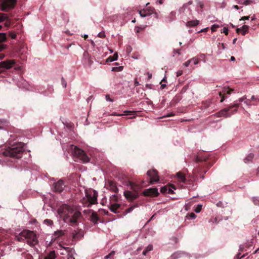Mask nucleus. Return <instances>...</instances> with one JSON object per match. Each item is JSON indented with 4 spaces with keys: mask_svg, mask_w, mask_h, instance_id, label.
<instances>
[{
    "mask_svg": "<svg viewBox=\"0 0 259 259\" xmlns=\"http://www.w3.org/2000/svg\"><path fill=\"white\" fill-rule=\"evenodd\" d=\"M58 213L65 223L71 226L77 225L78 220L81 217L80 211L75 210L73 207L66 204L58 208Z\"/></svg>",
    "mask_w": 259,
    "mask_h": 259,
    "instance_id": "f257e3e1",
    "label": "nucleus"
},
{
    "mask_svg": "<svg viewBox=\"0 0 259 259\" xmlns=\"http://www.w3.org/2000/svg\"><path fill=\"white\" fill-rule=\"evenodd\" d=\"M24 149L21 143L13 145L11 147L6 149L3 154L5 156H9L12 158H20L23 153Z\"/></svg>",
    "mask_w": 259,
    "mask_h": 259,
    "instance_id": "f03ea898",
    "label": "nucleus"
},
{
    "mask_svg": "<svg viewBox=\"0 0 259 259\" xmlns=\"http://www.w3.org/2000/svg\"><path fill=\"white\" fill-rule=\"evenodd\" d=\"M86 198H83L81 200V203L84 206L90 207L97 203L98 192L95 190L89 189L85 190Z\"/></svg>",
    "mask_w": 259,
    "mask_h": 259,
    "instance_id": "7ed1b4c3",
    "label": "nucleus"
},
{
    "mask_svg": "<svg viewBox=\"0 0 259 259\" xmlns=\"http://www.w3.org/2000/svg\"><path fill=\"white\" fill-rule=\"evenodd\" d=\"M239 106V104H234L232 105H230L229 107L224 108L220 110L219 112L215 113L214 114V116L217 117H229L237 112V108Z\"/></svg>",
    "mask_w": 259,
    "mask_h": 259,
    "instance_id": "20e7f679",
    "label": "nucleus"
},
{
    "mask_svg": "<svg viewBox=\"0 0 259 259\" xmlns=\"http://www.w3.org/2000/svg\"><path fill=\"white\" fill-rule=\"evenodd\" d=\"M20 236L27 240V243L31 246H34L38 243L36 234L31 231L25 230L20 233Z\"/></svg>",
    "mask_w": 259,
    "mask_h": 259,
    "instance_id": "39448f33",
    "label": "nucleus"
},
{
    "mask_svg": "<svg viewBox=\"0 0 259 259\" xmlns=\"http://www.w3.org/2000/svg\"><path fill=\"white\" fill-rule=\"evenodd\" d=\"M71 149L73 155L80 159L83 162L87 163L90 161V158L83 150L74 145L71 146Z\"/></svg>",
    "mask_w": 259,
    "mask_h": 259,
    "instance_id": "423d86ee",
    "label": "nucleus"
},
{
    "mask_svg": "<svg viewBox=\"0 0 259 259\" xmlns=\"http://www.w3.org/2000/svg\"><path fill=\"white\" fill-rule=\"evenodd\" d=\"M17 0H0V9L3 12H8L13 9Z\"/></svg>",
    "mask_w": 259,
    "mask_h": 259,
    "instance_id": "0eeeda50",
    "label": "nucleus"
},
{
    "mask_svg": "<svg viewBox=\"0 0 259 259\" xmlns=\"http://www.w3.org/2000/svg\"><path fill=\"white\" fill-rule=\"evenodd\" d=\"M16 61L14 59H8L0 62V74L15 66Z\"/></svg>",
    "mask_w": 259,
    "mask_h": 259,
    "instance_id": "6e6552de",
    "label": "nucleus"
},
{
    "mask_svg": "<svg viewBox=\"0 0 259 259\" xmlns=\"http://www.w3.org/2000/svg\"><path fill=\"white\" fill-rule=\"evenodd\" d=\"M147 175L150 178V183L151 184L158 182L159 180L158 172L155 169L148 170Z\"/></svg>",
    "mask_w": 259,
    "mask_h": 259,
    "instance_id": "1a4fd4ad",
    "label": "nucleus"
},
{
    "mask_svg": "<svg viewBox=\"0 0 259 259\" xmlns=\"http://www.w3.org/2000/svg\"><path fill=\"white\" fill-rule=\"evenodd\" d=\"M143 194L144 196H153L156 197L158 196L159 192L158 191V189L156 188H149L145 190Z\"/></svg>",
    "mask_w": 259,
    "mask_h": 259,
    "instance_id": "9d476101",
    "label": "nucleus"
},
{
    "mask_svg": "<svg viewBox=\"0 0 259 259\" xmlns=\"http://www.w3.org/2000/svg\"><path fill=\"white\" fill-rule=\"evenodd\" d=\"M124 196L128 201H132L138 197L139 194L137 192L133 193L130 191H125L124 192Z\"/></svg>",
    "mask_w": 259,
    "mask_h": 259,
    "instance_id": "9b49d317",
    "label": "nucleus"
},
{
    "mask_svg": "<svg viewBox=\"0 0 259 259\" xmlns=\"http://www.w3.org/2000/svg\"><path fill=\"white\" fill-rule=\"evenodd\" d=\"M65 187L64 181L60 180L54 184V189L56 192L61 193L63 191Z\"/></svg>",
    "mask_w": 259,
    "mask_h": 259,
    "instance_id": "f8f14e48",
    "label": "nucleus"
},
{
    "mask_svg": "<svg viewBox=\"0 0 259 259\" xmlns=\"http://www.w3.org/2000/svg\"><path fill=\"white\" fill-rule=\"evenodd\" d=\"M233 91V89L229 88H224L222 91L219 92V96L221 97L220 102H223L227 98L226 95L230 94Z\"/></svg>",
    "mask_w": 259,
    "mask_h": 259,
    "instance_id": "ddd939ff",
    "label": "nucleus"
},
{
    "mask_svg": "<svg viewBox=\"0 0 259 259\" xmlns=\"http://www.w3.org/2000/svg\"><path fill=\"white\" fill-rule=\"evenodd\" d=\"M154 11V8L150 7L147 8L146 9L139 11V13L142 17H145L153 13Z\"/></svg>",
    "mask_w": 259,
    "mask_h": 259,
    "instance_id": "4468645a",
    "label": "nucleus"
},
{
    "mask_svg": "<svg viewBox=\"0 0 259 259\" xmlns=\"http://www.w3.org/2000/svg\"><path fill=\"white\" fill-rule=\"evenodd\" d=\"M107 188L115 193H117L118 192V189L116 183L112 181H109L108 182V184H107Z\"/></svg>",
    "mask_w": 259,
    "mask_h": 259,
    "instance_id": "2eb2a0df",
    "label": "nucleus"
},
{
    "mask_svg": "<svg viewBox=\"0 0 259 259\" xmlns=\"http://www.w3.org/2000/svg\"><path fill=\"white\" fill-rule=\"evenodd\" d=\"M6 21L5 26H9L11 24V20L9 18L8 14L0 13V23Z\"/></svg>",
    "mask_w": 259,
    "mask_h": 259,
    "instance_id": "dca6fc26",
    "label": "nucleus"
},
{
    "mask_svg": "<svg viewBox=\"0 0 259 259\" xmlns=\"http://www.w3.org/2000/svg\"><path fill=\"white\" fill-rule=\"evenodd\" d=\"M121 204H118L117 203H111L109 204V208L111 210V211L117 213L118 212V210L120 209Z\"/></svg>",
    "mask_w": 259,
    "mask_h": 259,
    "instance_id": "f3484780",
    "label": "nucleus"
},
{
    "mask_svg": "<svg viewBox=\"0 0 259 259\" xmlns=\"http://www.w3.org/2000/svg\"><path fill=\"white\" fill-rule=\"evenodd\" d=\"M7 40L6 34L5 33H0V52L6 48V45L3 44Z\"/></svg>",
    "mask_w": 259,
    "mask_h": 259,
    "instance_id": "a211bd4d",
    "label": "nucleus"
},
{
    "mask_svg": "<svg viewBox=\"0 0 259 259\" xmlns=\"http://www.w3.org/2000/svg\"><path fill=\"white\" fill-rule=\"evenodd\" d=\"M177 177L178 178V180L179 182L183 183L185 184H188V182L189 181V180L186 178L185 175L182 172H178L177 174Z\"/></svg>",
    "mask_w": 259,
    "mask_h": 259,
    "instance_id": "6ab92c4d",
    "label": "nucleus"
},
{
    "mask_svg": "<svg viewBox=\"0 0 259 259\" xmlns=\"http://www.w3.org/2000/svg\"><path fill=\"white\" fill-rule=\"evenodd\" d=\"M248 26L244 25L242 27L237 28L236 31L237 33H242L243 35H245V34L248 32Z\"/></svg>",
    "mask_w": 259,
    "mask_h": 259,
    "instance_id": "aec40b11",
    "label": "nucleus"
},
{
    "mask_svg": "<svg viewBox=\"0 0 259 259\" xmlns=\"http://www.w3.org/2000/svg\"><path fill=\"white\" fill-rule=\"evenodd\" d=\"M203 165L199 164L198 166V167L195 168L194 169V173H195V175H201V173L202 172H203L204 173H206L207 171L206 169H203Z\"/></svg>",
    "mask_w": 259,
    "mask_h": 259,
    "instance_id": "412c9836",
    "label": "nucleus"
},
{
    "mask_svg": "<svg viewBox=\"0 0 259 259\" xmlns=\"http://www.w3.org/2000/svg\"><path fill=\"white\" fill-rule=\"evenodd\" d=\"M202 105L204 109H209L210 107H211L212 110L211 111V112H212L215 109L214 104H212L210 101H206L205 102H203L202 103Z\"/></svg>",
    "mask_w": 259,
    "mask_h": 259,
    "instance_id": "4be33fe9",
    "label": "nucleus"
},
{
    "mask_svg": "<svg viewBox=\"0 0 259 259\" xmlns=\"http://www.w3.org/2000/svg\"><path fill=\"white\" fill-rule=\"evenodd\" d=\"M82 236L83 233L81 230H79L78 231H74V232L72 233V238L74 240L79 239Z\"/></svg>",
    "mask_w": 259,
    "mask_h": 259,
    "instance_id": "5701e85b",
    "label": "nucleus"
},
{
    "mask_svg": "<svg viewBox=\"0 0 259 259\" xmlns=\"http://www.w3.org/2000/svg\"><path fill=\"white\" fill-rule=\"evenodd\" d=\"M90 218L91 221L92 222H93L95 224L98 223V221L99 220V218L96 212L93 211V212L92 213V214L91 215Z\"/></svg>",
    "mask_w": 259,
    "mask_h": 259,
    "instance_id": "b1692460",
    "label": "nucleus"
},
{
    "mask_svg": "<svg viewBox=\"0 0 259 259\" xmlns=\"http://www.w3.org/2000/svg\"><path fill=\"white\" fill-rule=\"evenodd\" d=\"M65 234L64 233V231H63V230H57V231L55 232L52 237L53 238L52 239H54V240H56L57 239V238L63 236Z\"/></svg>",
    "mask_w": 259,
    "mask_h": 259,
    "instance_id": "393cba45",
    "label": "nucleus"
},
{
    "mask_svg": "<svg viewBox=\"0 0 259 259\" xmlns=\"http://www.w3.org/2000/svg\"><path fill=\"white\" fill-rule=\"evenodd\" d=\"M208 157L206 156H200V155L196 156L195 158V161L196 163H199L203 161H206Z\"/></svg>",
    "mask_w": 259,
    "mask_h": 259,
    "instance_id": "a878e982",
    "label": "nucleus"
},
{
    "mask_svg": "<svg viewBox=\"0 0 259 259\" xmlns=\"http://www.w3.org/2000/svg\"><path fill=\"white\" fill-rule=\"evenodd\" d=\"M56 257L55 251H51L44 257V259H55Z\"/></svg>",
    "mask_w": 259,
    "mask_h": 259,
    "instance_id": "bb28decb",
    "label": "nucleus"
},
{
    "mask_svg": "<svg viewBox=\"0 0 259 259\" xmlns=\"http://www.w3.org/2000/svg\"><path fill=\"white\" fill-rule=\"evenodd\" d=\"M83 57L85 59L88 60V63L89 65H91L93 63V61L92 60L90 56H89V54L88 52H84L83 54Z\"/></svg>",
    "mask_w": 259,
    "mask_h": 259,
    "instance_id": "cd10ccee",
    "label": "nucleus"
},
{
    "mask_svg": "<svg viewBox=\"0 0 259 259\" xmlns=\"http://www.w3.org/2000/svg\"><path fill=\"white\" fill-rule=\"evenodd\" d=\"M199 23V21L197 20H191L187 22L186 26L188 27H194L197 26Z\"/></svg>",
    "mask_w": 259,
    "mask_h": 259,
    "instance_id": "c85d7f7f",
    "label": "nucleus"
},
{
    "mask_svg": "<svg viewBox=\"0 0 259 259\" xmlns=\"http://www.w3.org/2000/svg\"><path fill=\"white\" fill-rule=\"evenodd\" d=\"M253 157H254V154L253 153H250L244 159V161L246 163H249L252 161Z\"/></svg>",
    "mask_w": 259,
    "mask_h": 259,
    "instance_id": "c756f323",
    "label": "nucleus"
},
{
    "mask_svg": "<svg viewBox=\"0 0 259 259\" xmlns=\"http://www.w3.org/2000/svg\"><path fill=\"white\" fill-rule=\"evenodd\" d=\"M118 58V54L117 53H115L112 56L109 57L107 60V62H111L115 60H117Z\"/></svg>",
    "mask_w": 259,
    "mask_h": 259,
    "instance_id": "7c9ffc66",
    "label": "nucleus"
},
{
    "mask_svg": "<svg viewBox=\"0 0 259 259\" xmlns=\"http://www.w3.org/2000/svg\"><path fill=\"white\" fill-rule=\"evenodd\" d=\"M118 201V197L116 194L112 195L110 197V204L117 203Z\"/></svg>",
    "mask_w": 259,
    "mask_h": 259,
    "instance_id": "2f4dec72",
    "label": "nucleus"
},
{
    "mask_svg": "<svg viewBox=\"0 0 259 259\" xmlns=\"http://www.w3.org/2000/svg\"><path fill=\"white\" fill-rule=\"evenodd\" d=\"M183 254V253L181 252H176L171 255L170 258L171 259H177L180 257Z\"/></svg>",
    "mask_w": 259,
    "mask_h": 259,
    "instance_id": "473e14b6",
    "label": "nucleus"
},
{
    "mask_svg": "<svg viewBox=\"0 0 259 259\" xmlns=\"http://www.w3.org/2000/svg\"><path fill=\"white\" fill-rule=\"evenodd\" d=\"M153 249V246L152 245H149L147 248L143 251V254L146 255L148 252Z\"/></svg>",
    "mask_w": 259,
    "mask_h": 259,
    "instance_id": "72a5a7b5",
    "label": "nucleus"
},
{
    "mask_svg": "<svg viewBox=\"0 0 259 259\" xmlns=\"http://www.w3.org/2000/svg\"><path fill=\"white\" fill-rule=\"evenodd\" d=\"M115 252L114 251H112L110 253H109L108 255L104 256V259H113V256L115 254Z\"/></svg>",
    "mask_w": 259,
    "mask_h": 259,
    "instance_id": "f704fd0d",
    "label": "nucleus"
},
{
    "mask_svg": "<svg viewBox=\"0 0 259 259\" xmlns=\"http://www.w3.org/2000/svg\"><path fill=\"white\" fill-rule=\"evenodd\" d=\"M67 259H75L73 256V250L69 249L68 251V258Z\"/></svg>",
    "mask_w": 259,
    "mask_h": 259,
    "instance_id": "c9c22d12",
    "label": "nucleus"
},
{
    "mask_svg": "<svg viewBox=\"0 0 259 259\" xmlns=\"http://www.w3.org/2000/svg\"><path fill=\"white\" fill-rule=\"evenodd\" d=\"M182 98V97L181 95H178L175 96V97L173 99V101L175 103H178Z\"/></svg>",
    "mask_w": 259,
    "mask_h": 259,
    "instance_id": "e433bc0d",
    "label": "nucleus"
},
{
    "mask_svg": "<svg viewBox=\"0 0 259 259\" xmlns=\"http://www.w3.org/2000/svg\"><path fill=\"white\" fill-rule=\"evenodd\" d=\"M251 102H252V105H255L256 103L259 101V98L255 97L254 96H252L251 98Z\"/></svg>",
    "mask_w": 259,
    "mask_h": 259,
    "instance_id": "4c0bfd02",
    "label": "nucleus"
},
{
    "mask_svg": "<svg viewBox=\"0 0 259 259\" xmlns=\"http://www.w3.org/2000/svg\"><path fill=\"white\" fill-rule=\"evenodd\" d=\"M135 112L129 110H125L123 112L122 114L123 115H132L135 114Z\"/></svg>",
    "mask_w": 259,
    "mask_h": 259,
    "instance_id": "58836bf2",
    "label": "nucleus"
},
{
    "mask_svg": "<svg viewBox=\"0 0 259 259\" xmlns=\"http://www.w3.org/2000/svg\"><path fill=\"white\" fill-rule=\"evenodd\" d=\"M8 35L12 39H16L17 36L16 33L13 31H10L8 33Z\"/></svg>",
    "mask_w": 259,
    "mask_h": 259,
    "instance_id": "ea45409f",
    "label": "nucleus"
},
{
    "mask_svg": "<svg viewBox=\"0 0 259 259\" xmlns=\"http://www.w3.org/2000/svg\"><path fill=\"white\" fill-rule=\"evenodd\" d=\"M168 187L167 186H164L161 188L160 192L162 193H167Z\"/></svg>",
    "mask_w": 259,
    "mask_h": 259,
    "instance_id": "a19ab883",
    "label": "nucleus"
},
{
    "mask_svg": "<svg viewBox=\"0 0 259 259\" xmlns=\"http://www.w3.org/2000/svg\"><path fill=\"white\" fill-rule=\"evenodd\" d=\"M44 223L47 224V225H49V226H51V225H53V222L51 220L46 219L44 221Z\"/></svg>",
    "mask_w": 259,
    "mask_h": 259,
    "instance_id": "79ce46f5",
    "label": "nucleus"
},
{
    "mask_svg": "<svg viewBox=\"0 0 259 259\" xmlns=\"http://www.w3.org/2000/svg\"><path fill=\"white\" fill-rule=\"evenodd\" d=\"M202 206L201 205H197V206L195 208V211L196 213L199 212L201 210V209H202Z\"/></svg>",
    "mask_w": 259,
    "mask_h": 259,
    "instance_id": "37998d69",
    "label": "nucleus"
},
{
    "mask_svg": "<svg viewBox=\"0 0 259 259\" xmlns=\"http://www.w3.org/2000/svg\"><path fill=\"white\" fill-rule=\"evenodd\" d=\"M123 66H119L117 67H113L112 70L114 71H120L122 70Z\"/></svg>",
    "mask_w": 259,
    "mask_h": 259,
    "instance_id": "c03bdc74",
    "label": "nucleus"
},
{
    "mask_svg": "<svg viewBox=\"0 0 259 259\" xmlns=\"http://www.w3.org/2000/svg\"><path fill=\"white\" fill-rule=\"evenodd\" d=\"M145 28V27H144L143 28H142L141 27H136L135 28V31L136 32V33H138L140 32L141 30H143Z\"/></svg>",
    "mask_w": 259,
    "mask_h": 259,
    "instance_id": "a18cd8bd",
    "label": "nucleus"
},
{
    "mask_svg": "<svg viewBox=\"0 0 259 259\" xmlns=\"http://www.w3.org/2000/svg\"><path fill=\"white\" fill-rule=\"evenodd\" d=\"M244 103L247 105V106H250L252 105V103L251 102V100L250 99H246L244 101Z\"/></svg>",
    "mask_w": 259,
    "mask_h": 259,
    "instance_id": "49530a36",
    "label": "nucleus"
},
{
    "mask_svg": "<svg viewBox=\"0 0 259 259\" xmlns=\"http://www.w3.org/2000/svg\"><path fill=\"white\" fill-rule=\"evenodd\" d=\"M219 26L218 25H216V24L213 25L211 27L212 31H213V32L217 30V28H219Z\"/></svg>",
    "mask_w": 259,
    "mask_h": 259,
    "instance_id": "de8ad7c7",
    "label": "nucleus"
},
{
    "mask_svg": "<svg viewBox=\"0 0 259 259\" xmlns=\"http://www.w3.org/2000/svg\"><path fill=\"white\" fill-rule=\"evenodd\" d=\"M192 60L194 61V64L195 65L198 64L200 61L199 59L196 58H193L192 59H191V61Z\"/></svg>",
    "mask_w": 259,
    "mask_h": 259,
    "instance_id": "09e8293b",
    "label": "nucleus"
},
{
    "mask_svg": "<svg viewBox=\"0 0 259 259\" xmlns=\"http://www.w3.org/2000/svg\"><path fill=\"white\" fill-rule=\"evenodd\" d=\"M252 3V1L251 0H245L242 3L245 5H250Z\"/></svg>",
    "mask_w": 259,
    "mask_h": 259,
    "instance_id": "8fccbe9b",
    "label": "nucleus"
},
{
    "mask_svg": "<svg viewBox=\"0 0 259 259\" xmlns=\"http://www.w3.org/2000/svg\"><path fill=\"white\" fill-rule=\"evenodd\" d=\"M61 83L64 88L66 87L67 83L63 77H62L61 78Z\"/></svg>",
    "mask_w": 259,
    "mask_h": 259,
    "instance_id": "3c124183",
    "label": "nucleus"
},
{
    "mask_svg": "<svg viewBox=\"0 0 259 259\" xmlns=\"http://www.w3.org/2000/svg\"><path fill=\"white\" fill-rule=\"evenodd\" d=\"M132 50V48L130 46H127L126 47V51L127 53L129 54L131 52Z\"/></svg>",
    "mask_w": 259,
    "mask_h": 259,
    "instance_id": "603ef678",
    "label": "nucleus"
},
{
    "mask_svg": "<svg viewBox=\"0 0 259 259\" xmlns=\"http://www.w3.org/2000/svg\"><path fill=\"white\" fill-rule=\"evenodd\" d=\"M134 208H135V206H132L129 207L128 208L126 209V210H125L126 213H127L130 212L134 209Z\"/></svg>",
    "mask_w": 259,
    "mask_h": 259,
    "instance_id": "864d4df0",
    "label": "nucleus"
},
{
    "mask_svg": "<svg viewBox=\"0 0 259 259\" xmlns=\"http://www.w3.org/2000/svg\"><path fill=\"white\" fill-rule=\"evenodd\" d=\"M17 240L19 241H23L24 240V239H25L24 237H22V236H20V233L19 234V235L17 237Z\"/></svg>",
    "mask_w": 259,
    "mask_h": 259,
    "instance_id": "5fc2aeb1",
    "label": "nucleus"
},
{
    "mask_svg": "<svg viewBox=\"0 0 259 259\" xmlns=\"http://www.w3.org/2000/svg\"><path fill=\"white\" fill-rule=\"evenodd\" d=\"M98 36L100 38H104L105 37V33L103 32H100Z\"/></svg>",
    "mask_w": 259,
    "mask_h": 259,
    "instance_id": "6e6d98bb",
    "label": "nucleus"
},
{
    "mask_svg": "<svg viewBox=\"0 0 259 259\" xmlns=\"http://www.w3.org/2000/svg\"><path fill=\"white\" fill-rule=\"evenodd\" d=\"M189 217L191 219H195L196 217V215L194 213L192 212L189 214Z\"/></svg>",
    "mask_w": 259,
    "mask_h": 259,
    "instance_id": "4d7b16f0",
    "label": "nucleus"
},
{
    "mask_svg": "<svg viewBox=\"0 0 259 259\" xmlns=\"http://www.w3.org/2000/svg\"><path fill=\"white\" fill-rule=\"evenodd\" d=\"M191 59H190L189 60H188L187 61H186L185 63H184V65L186 66V67H188L190 63H191Z\"/></svg>",
    "mask_w": 259,
    "mask_h": 259,
    "instance_id": "13d9d810",
    "label": "nucleus"
},
{
    "mask_svg": "<svg viewBox=\"0 0 259 259\" xmlns=\"http://www.w3.org/2000/svg\"><path fill=\"white\" fill-rule=\"evenodd\" d=\"M223 32H224L225 34V35H228V30L227 28L224 27Z\"/></svg>",
    "mask_w": 259,
    "mask_h": 259,
    "instance_id": "bf43d9fd",
    "label": "nucleus"
},
{
    "mask_svg": "<svg viewBox=\"0 0 259 259\" xmlns=\"http://www.w3.org/2000/svg\"><path fill=\"white\" fill-rule=\"evenodd\" d=\"M101 211L103 212V213L104 214L107 215H109V213L107 210H105V209H102V210H101Z\"/></svg>",
    "mask_w": 259,
    "mask_h": 259,
    "instance_id": "052dcab7",
    "label": "nucleus"
},
{
    "mask_svg": "<svg viewBox=\"0 0 259 259\" xmlns=\"http://www.w3.org/2000/svg\"><path fill=\"white\" fill-rule=\"evenodd\" d=\"M249 18V16H244L241 18L240 20H248Z\"/></svg>",
    "mask_w": 259,
    "mask_h": 259,
    "instance_id": "680f3d73",
    "label": "nucleus"
},
{
    "mask_svg": "<svg viewBox=\"0 0 259 259\" xmlns=\"http://www.w3.org/2000/svg\"><path fill=\"white\" fill-rule=\"evenodd\" d=\"M167 193H168V194H173L174 193V191H173V190L170 188L168 187Z\"/></svg>",
    "mask_w": 259,
    "mask_h": 259,
    "instance_id": "e2e57ef3",
    "label": "nucleus"
},
{
    "mask_svg": "<svg viewBox=\"0 0 259 259\" xmlns=\"http://www.w3.org/2000/svg\"><path fill=\"white\" fill-rule=\"evenodd\" d=\"M106 99L107 101H109L110 102H113V99H111L110 97H109V95H106Z\"/></svg>",
    "mask_w": 259,
    "mask_h": 259,
    "instance_id": "0e129e2a",
    "label": "nucleus"
},
{
    "mask_svg": "<svg viewBox=\"0 0 259 259\" xmlns=\"http://www.w3.org/2000/svg\"><path fill=\"white\" fill-rule=\"evenodd\" d=\"M183 73V71L182 70H179L177 72V76H181Z\"/></svg>",
    "mask_w": 259,
    "mask_h": 259,
    "instance_id": "69168bd1",
    "label": "nucleus"
},
{
    "mask_svg": "<svg viewBox=\"0 0 259 259\" xmlns=\"http://www.w3.org/2000/svg\"><path fill=\"white\" fill-rule=\"evenodd\" d=\"M6 123H7V121L6 120H0V124L4 125Z\"/></svg>",
    "mask_w": 259,
    "mask_h": 259,
    "instance_id": "338daca9",
    "label": "nucleus"
},
{
    "mask_svg": "<svg viewBox=\"0 0 259 259\" xmlns=\"http://www.w3.org/2000/svg\"><path fill=\"white\" fill-rule=\"evenodd\" d=\"M200 57L203 59V60L204 61V62H205V55L204 54H201L200 55Z\"/></svg>",
    "mask_w": 259,
    "mask_h": 259,
    "instance_id": "774afa93",
    "label": "nucleus"
}]
</instances>
